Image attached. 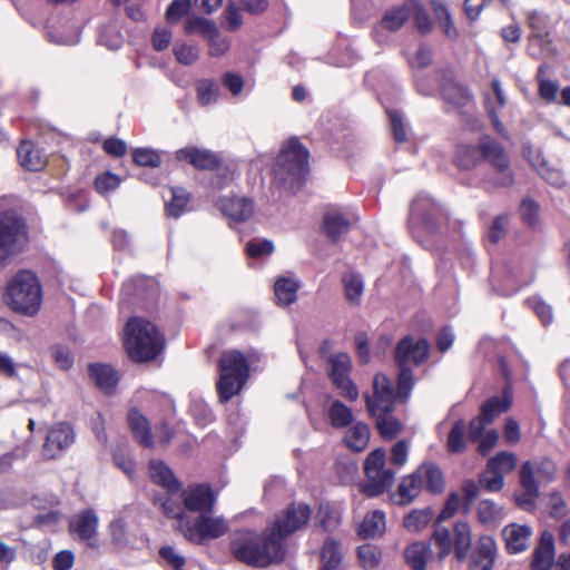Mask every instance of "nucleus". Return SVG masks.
Segmentation results:
<instances>
[{
	"instance_id": "6e6d98bb",
	"label": "nucleus",
	"mask_w": 570,
	"mask_h": 570,
	"mask_svg": "<svg viewBox=\"0 0 570 570\" xmlns=\"http://www.w3.org/2000/svg\"><path fill=\"white\" fill-rule=\"evenodd\" d=\"M317 519L326 531H331L340 524L341 514L330 504H321L317 512Z\"/></svg>"
},
{
	"instance_id": "20e7f679",
	"label": "nucleus",
	"mask_w": 570,
	"mask_h": 570,
	"mask_svg": "<svg viewBox=\"0 0 570 570\" xmlns=\"http://www.w3.org/2000/svg\"><path fill=\"white\" fill-rule=\"evenodd\" d=\"M308 170V151L295 138L282 148L274 167V183L293 190L301 185Z\"/></svg>"
},
{
	"instance_id": "f3484780",
	"label": "nucleus",
	"mask_w": 570,
	"mask_h": 570,
	"mask_svg": "<svg viewBox=\"0 0 570 570\" xmlns=\"http://www.w3.org/2000/svg\"><path fill=\"white\" fill-rule=\"evenodd\" d=\"M498 548L490 535L480 537L470 558V570H492Z\"/></svg>"
},
{
	"instance_id": "dca6fc26",
	"label": "nucleus",
	"mask_w": 570,
	"mask_h": 570,
	"mask_svg": "<svg viewBox=\"0 0 570 570\" xmlns=\"http://www.w3.org/2000/svg\"><path fill=\"white\" fill-rule=\"evenodd\" d=\"M121 342L127 356L135 363H142V318L135 315L126 321Z\"/></svg>"
},
{
	"instance_id": "7c9ffc66",
	"label": "nucleus",
	"mask_w": 570,
	"mask_h": 570,
	"mask_svg": "<svg viewBox=\"0 0 570 570\" xmlns=\"http://www.w3.org/2000/svg\"><path fill=\"white\" fill-rule=\"evenodd\" d=\"M385 514L380 510L368 512L358 527V534L364 538L380 537L385 532Z\"/></svg>"
},
{
	"instance_id": "cd10ccee",
	"label": "nucleus",
	"mask_w": 570,
	"mask_h": 570,
	"mask_svg": "<svg viewBox=\"0 0 570 570\" xmlns=\"http://www.w3.org/2000/svg\"><path fill=\"white\" fill-rule=\"evenodd\" d=\"M416 472L424 484V489L432 493H440L444 489L443 473L439 466L433 463H423L416 469Z\"/></svg>"
},
{
	"instance_id": "37998d69",
	"label": "nucleus",
	"mask_w": 570,
	"mask_h": 570,
	"mask_svg": "<svg viewBox=\"0 0 570 570\" xmlns=\"http://www.w3.org/2000/svg\"><path fill=\"white\" fill-rule=\"evenodd\" d=\"M185 32L188 35H199L206 40L215 35L217 26L213 20L203 17H189L185 22Z\"/></svg>"
},
{
	"instance_id": "ea45409f",
	"label": "nucleus",
	"mask_w": 570,
	"mask_h": 570,
	"mask_svg": "<svg viewBox=\"0 0 570 570\" xmlns=\"http://www.w3.org/2000/svg\"><path fill=\"white\" fill-rule=\"evenodd\" d=\"M357 559L363 569L374 570L381 564L382 551L376 546L365 543L357 548Z\"/></svg>"
},
{
	"instance_id": "69168bd1",
	"label": "nucleus",
	"mask_w": 570,
	"mask_h": 570,
	"mask_svg": "<svg viewBox=\"0 0 570 570\" xmlns=\"http://www.w3.org/2000/svg\"><path fill=\"white\" fill-rule=\"evenodd\" d=\"M209 55L214 57H219L225 55L229 49V40L223 37L217 29L215 35H212L208 39Z\"/></svg>"
},
{
	"instance_id": "423d86ee",
	"label": "nucleus",
	"mask_w": 570,
	"mask_h": 570,
	"mask_svg": "<svg viewBox=\"0 0 570 570\" xmlns=\"http://www.w3.org/2000/svg\"><path fill=\"white\" fill-rule=\"evenodd\" d=\"M217 391L223 402L238 394L248 377V364L238 351L225 352L219 364Z\"/></svg>"
},
{
	"instance_id": "a211bd4d",
	"label": "nucleus",
	"mask_w": 570,
	"mask_h": 570,
	"mask_svg": "<svg viewBox=\"0 0 570 570\" xmlns=\"http://www.w3.org/2000/svg\"><path fill=\"white\" fill-rule=\"evenodd\" d=\"M532 529L527 524L510 523L502 529V537L509 553L523 552L529 548Z\"/></svg>"
},
{
	"instance_id": "603ef678",
	"label": "nucleus",
	"mask_w": 570,
	"mask_h": 570,
	"mask_svg": "<svg viewBox=\"0 0 570 570\" xmlns=\"http://www.w3.org/2000/svg\"><path fill=\"white\" fill-rule=\"evenodd\" d=\"M465 424L463 421H456L448 436L446 448L450 452L459 453L465 450Z\"/></svg>"
},
{
	"instance_id": "338daca9",
	"label": "nucleus",
	"mask_w": 570,
	"mask_h": 570,
	"mask_svg": "<svg viewBox=\"0 0 570 570\" xmlns=\"http://www.w3.org/2000/svg\"><path fill=\"white\" fill-rule=\"evenodd\" d=\"M443 96L448 101L456 106H463L470 97L468 90L458 85H451L444 88Z\"/></svg>"
},
{
	"instance_id": "39448f33",
	"label": "nucleus",
	"mask_w": 570,
	"mask_h": 570,
	"mask_svg": "<svg viewBox=\"0 0 570 570\" xmlns=\"http://www.w3.org/2000/svg\"><path fill=\"white\" fill-rule=\"evenodd\" d=\"M4 299L12 309L36 314L41 305L42 292L37 276L30 271L19 272L6 286Z\"/></svg>"
},
{
	"instance_id": "9d476101",
	"label": "nucleus",
	"mask_w": 570,
	"mask_h": 570,
	"mask_svg": "<svg viewBox=\"0 0 570 570\" xmlns=\"http://www.w3.org/2000/svg\"><path fill=\"white\" fill-rule=\"evenodd\" d=\"M309 517L311 509L307 504L294 503L276 517L272 527L268 528V531L275 533L276 539L284 543V540L288 535L303 529L307 524Z\"/></svg>"
},
{
	"instance_id": "13d9d810",
	"label": "nucleus",
	"mask_w": 570,
	"mask_h": 570,
	"mask_svg": "<svg viewBox=\"0 0 570 570\" xmlns=\"http://www.w3.org/2000/svg\"><path fill=\"white\" fill-rule=\"evenodd\" d=\"M198 100L203 106H207L217 99L218 89L209 80H202L197 85Z\"/></svg>"
},
{
	"instance_id": "2eb2a0df",
	"label": "nucleus",
	"mask_w": 570,
	"mask_h": 570,
	"mask_svg": "<svg viewBox=\"0 0 570 570\" xmlns=\"http://www.w3.org/2000/svg\"><path fill=\"white\" fill-rule=\"evenodd\" d=\"M75 436V431L68 423L55 424L47 434L42 449L43 455L48 459L59 456L73 444Z\"/></svg>"
},
{
	"instance_id": "6e6552de",
	"label": "nucleus",
	"mask_w": 570,
	"mask_h": 570,
	"mask_svg": "<svg viewBox=\"0 0 570 570\" xmlns=\"http://www.w3.org/2000/svg\"><path fill=\"white\" fill-rule=\"evenodd\" d=\"M385 453L381 449L372 451L364 463V471L367 482L362 484L360 490L367 497L382 494L392 485L394 473L385 469Z\"/></svg>"
},
{
	"instance_id": "1a4fd4ad",
	"label": "nucleus",
	"mask_w": 570,
	"mask_h": 570,
	"mask_svg": "<svg viewBox=\"0 0 570 570\" xmlns=\"http://www.w3.org/2000/svg\"><path fill=\"white\" fill-rule=\"evenodd\" d=\"M518 458L513 452L501 451L489 459L481 474V485L490 492H499L505 484V475L514 471Z\"/></svg>"
},
{
	"instance_id": "412c9836",
	"label": "nucleus",
	"mask_w": 570,
	"mask_h": 570,
	"mask_svg": "<svg viewBox=\"0 0 570 570\" xmlns=\"http://www.w3.org/2000/svg\"><path fill=\"white\" fill-rule=\"evenodd\" d=\"M554 538L551 532L543 531L533 551L531 570H549L554 562Z\"/></svg>"
},
{
	"instance_id": "774afa93",
	"label": "nucleus",
	"mask_w": 570,
	"mask_h": 570,
	"mask_svg": "<svg viewBox=\"0 0 570 570\" xmlns=\"http://www.w3.org/2000/svg\"><path fill=\"white\" fill-rule=\"evenodd\" d=\"M475 441L479 442L478 444V452L485 456L489 452H491L499 442V433L494 429H490L487 432H484L483 435H481Z\"/></svg>"
},
{
	"instance_id": "bb28decb",
	"label": "nucleus",
	"mask_w": 570,
	"mask_h": 570,
	"mask_svg": "<svg viewBox=\"0 0 570 570\" xmlns=\"http://www.w3.org/2000/svg\"><path fill=\"white\" fill-rule=\"evenodd\" d=\"M89 373L95 384L106 393H111L118 383L117 372L106 364H92Z\"/></svg>"
},
{
	"instance_id": "c9c22d12",
	"label": "nucleus",
	"mask_w": 570,
	"mask_h": 570,
	"mask_svg": "<svg viewBox=\"0 0 570 570\" xmlns=\"http://www.w3.org/2000/svg\"><path fill=\"white\" fill-rule=\"evenodd\" d=\"M429 554L430 549L423 542H414L404 551L405 560L413 570H426Z\"/></svg>"
},
{
	"instance_id": "f704fd0d",
	"label": "nucleus",
	"mask_w": 570,
	"mask_h": 570,
	"mask_svg": "<svg viewBox=\"0 0 570 570\" xmlns=\"http://www.w3.org/2000/svg\"><path fill=\"white\" fill-rule=\"evenodd\" d=\"M394 410H383L381 414H370L376 423V428L381 435L385 439H392L401 432L402 425L392 412Z\"/></svg>"
},
{
	"instance_id": "4be33fe9",
	"label": "nucleus",
	"mask_w": 570,
	"mask_h": 570,
	"mask_svg": "<svg viewBox=\"0 0 570 570\" xmlns=\"http://www.w3.org/2000/svg\"><path fill=\"white\" fill-rule=\"evenodd\" d=\"M165 348L164 333L155 324L145 322V363L158 362Z\"/></svg>"
},
{
	"instance_id": "a18cd8bd",
	"label": "nucleus",
	"mask_w": 570,
	"mask_h": 570,
	"mask_svg": "<svg viewBox=\"0 0 570 570\" xmlns=\"http://www.w3.org/2000/svg\"><path fill=\"white\" fill-rule=\"evenodd\" d=\"M342 561V553L338 542L328 539L324 542L321 551V564L323 569L336 570Z\"/></svg>"
},
{
	"instance_id": "393cba45",
	"label": "nucleus",
	"mask_w": 570,
	"mask_h": 570,
	"mask_svg": "<svg viewBox=\"0 0 570 570\" xmlns=\"http://www.w3.org/2000/svg\"><path fill=\"white\" fill-rule=\"evenodd\" d=\"M148 471L151 481L160 485L168 493H174L179 490L178 480L165 462L160 460H150Z\"/></svg>"
},
{
	"instance_id": "e2e57ef3",
	"label": "nucleus",
	"mask_w": 570,
	"mask_h": 570,
	"mask_svg": "<svg viewBox=\"0 0 570 570\" xmlns=\"http://www.w3.org/2000/svg\"><path fill=\"white\" fill-rule=\"evenodd\" d=\"M548 505L550 509V515L556 519H561L569 512L568 505L559 492H552L549 494Z\"/></svg>"
},
{
	"instance_id": "bf43d9fd",
	"label": "nucleus",
	"mask_w": 570,
	"mask_h": 570,
	"mask_svg": "<svg viewBox=\"0 0 570 570\" xmlns=\"http://www.w3.org/2000/svg\"><path fill=\"white\" fill-rule=\"evenodd\" d=\"M98 42L109 49H117L120 47L121 40L115 26H106L100 29Z\"/></svg>"
},
{
	"instance_id": "c756f323",
	"label": "nucleus",
	"mask_w": 570,
	"mask_h": 570,
	"mask_svg": "<svg viewBox=\"0 0 570 570\" xmlns=\"http://www.w3.org/2000/svg\"><path fill=\"white\" fill-rule=\"evenodd\" d=\"M350 227L348 220L337 210H327L323 218V232L331 240H337Z\"/></svg>"
},
{
	"instance_id": "f257e3e1",
	"label": "nucleus",
	"mask_w": 570,
	"mask_h": 570,
	"mask_svg": "<svg viewBox=\"0 0 570 570\" xmlns=\"http://www.w3.org/2000/svg\"><path fill=\"white\" fill-rule=\"evenodd\" d=\"M232 551L238 561L264 568L284 559L285 544L268 529L262 535L246 530L235 534Z\"/></svg>"
},
{
	"instance_id": "5701e85b",
	"label": "nucleus",
	"mask_w": 570,
	"mask_h": 570,
	"mask_svg": "<svg viewBox=\"0 0 570 570\" xmlns=\"http://www.w3.org/2000/svg\"><path fill=\"white\" fill-rule=\"evenodd\" d=\"M176 157L178 160L187 161L199 169H214L218 165V158L215 154L195 147H186L177 150Z\"/></svg>"
},
{
	"instance_id": "473e14b6",
	"label": "nucleus",
	"mask_w": 570,
	"mask_h": 570,
	"mask_svg": "<svg viewBox=\"0 0 570 570\" xmlns=\"http://www.w3.org/2000/svg\"><path fill=\"white\" fill-rule=\"evenodd\" d=\"M370 441V429L365 423L357 422L345 433V444L355 452H362L366 449Z\"/></svg>"
},
{
	"instance_id": "f8f14e48",
	"label": "nucleus",
	"mask_w": 570,
	"mask_h": 570,
	"mask_svg": "<svg viewBox=\"0 0 570 570\" xmlns=\"http://www.w3.org/2000/svg\"><path fill=\"white\" fill-rule=\"evenodd\" d=\"M181 501L185 513H196L200 515L206 512H213L216 504V495L207 484H194L181 492Z\"/></svg>"
},
{
	"instance_id": "5fc2aeb1",
	"label": "nucleus",
	"mask_w": 570,
	"mask_h": 570,
	"mask_svg": "<svg viewBox=\"0 0 570 570\" xmlns=\"http://www.w3.org/2000/svg\"><path fill=\"white\" fill-rule=\"evenodd\" d=\"M434 544L439 549V558L443 560L454 549L453 539L446 528H436L433 533Z\"/></svg>"
},
{
	"instance_id": "8fccbe9b",
	"label": "nucleus",
	"mask_w": 570,
	"mask_h": 570,
	"mask_svg": "<svg viewBox=\"0 0 570 570\" xmlns=\"http://www.w3.org/2000/svg\"><path fill=\"white\" fill-rule=\"evenodd\" d=\"M169 191L170 199L167 203V212L170 216L178 217L189 203V195L181 187H171Z\"/></svg>"
},
{
	"instance_id": "49530a36",
	"label": "nucleus",
	"mask_w": 570,
	"mask_h": 570,
	"mask_svg": "<svg viewBox=\"0 0 570 570\" xmlns=\"http://www.w3.org/2000/svg\"><path fill=\"white\" fill-rule=\"evenodd\" d=\"M328 417L335 429L348 426L353 420V412L340 401H334L328 409Z\"/></svg>"
},
{
	"instance_id": "e433bc0d",
	"label": "nucleus",
	"mask_w": 570,
	"mask_h": 570,
	"mask_svg": "<svg viewBox=\"0 0 570 570\" xmlns=\"http://www.w3.org/2000/svg\"><path fill=\"white\" fill-rule=\"evenodd\" d=\"M108 531L114 544L118 548H126L134 544L135 539L128 530V524L122 517L111 521L108 525Z\"/></svg>"
},
{
	"instance_id": "ddd939ff",
	"label": "nucleus",
	"mask_w": 570,
	"mask_h": 570,
	"mask_svg": "<svg viewBox=\"0 0 570 570\" xmlns=\"http://www.w3.org/2000/svg\"><path fill=\"white\" fill-rule=\"evenodd\" d=\"M429 351L430 345L426 340H414L412 336H405L395 348V362L400 371L410 370V364L419 365L423 363L428 358Z\"/></svg>"
},
{
	"instance_id": "4468645a",
	"label": "nucleus",
	"mask_w": 570,
	"mask_h": 570,
	"mask_svg": "<svg viewBox=\"0 0 570 570\" xmlns=\"http://www.w3.org/2000/svg\"><path fill=\"white\" fill-rule=\"evenodd\" d=\"M99 518L91 509H86L75 514L69 520V531L90 548H98Z\"/></svg>"
},
{
	"instance_id": "0eeeda50",
	"label": "nucleus",
	"mask_w": 570,
	"mask_h": 570,
	"mask_svg": "<svg viewBox=\"0 0 570 570\" xmlns=\"http://www.w3.org/2000/svg\"><path fill=\"white\" fill-rule=\"evenodd\" d=\"M26 237L24 223L16 213L0 214V269L21 252Z\"/></svg>"
},
{
	"instance_id": "aec40b11",
	"label": "nucleus",
	"mask_w": 570,
	"mask_h": 570,
	"mask_svg": "<svg viewBox=\"0 0 570 570\" xmlns=\"http://www.w3.org/2000/svg\"><path fill=\"white\" fill-rule=\"evenodd\" d=\"M484 157L499 171V185L509 186L513 181V176L509 169V159L502 147L495 142H484L482 145Z\"/></svg>"
},
{
	"instance_id": "de8ad7c7",
	"label": "nucleus",
	"mask_w": 570,
	"mask_h": 570,
	"mask_svg": "<svg viewBox=\"0 0 570 570\" xmlns=\"http://www.w3.org/2000/svg\"><path fill=\"white\" fill-rule=\"evenodd\" d=\"M409 20L407 1L401 6L389 10L382 18V26L390 30H399Z\"/></svg>"
},
{
	"instance_id": "58836bf2",
	"label": "nucleus",
	"mask_w": 570,
	"mask_h": 570,
	"mask_svg": "<svg viewBox=\"0 0 570 570\" xmlns=\"http://www.w3.org/2000/svg\"><path fill=\"white\" fill-rule=\"evenodd\" d=\"M511 405V397L508 392L504 391L503 399L492 397L488 400L481 407L480 415L483 420L488 421V423H492L494 419L501 413L505 412Z\"/></svg>"
},
{
	"instance_id": "4d7b16f0",
	"label": "nucleus",
	"mask_w": 570,
	"mask_h": 570,
	"mask_svg": "<svg viewBox=\"0 0 570 570\" xmlns=\"http://www.w3.org/2000/svg\"><path fill=\"white\" fill-rule=\"evenodd\" d=\"M174 53L177 59L183 65H193L197 61L199 56V49L197 46L189 43H177L174 48Z\"/></svg>"
},
{
	"instance_id": "680f3d73",
	"label": "nucleus",
	"mask_w": 570,
	"mask_h": 570,
	"mask_svg": "<svg viewBox=\"0 0 570 570\" xmlns=\"http://www.w3.org/2000/svg\"><path fill=\"white\" fill-rule=\"evenodd\" d=\"M119 184L120 178L110 171L99 175L95 180V187L100 194L115 190Z\"/></svg>"
},
{
	"instance_id": "0e129e2a",
	"label": "nucleus",
	"mask_w": 570,
	"mask_h": 570,
	"mask_svg": "<svg viewBox=\"0 0 570 570\" xmlns=\"http://www.w3.org/2000/svg\"><path fill=\"white\" fill-rule=\"evenodd\" d=\"M191 7V0H173L166 11L169 22H176L184 17Z\"/></svg>"
},
{
	"instance_id": "f03ea898",
	"label": "nucleus",
	"mask_w": 570,
	"mask_h": 570,
	"mask_svg": "<svg viewBox=\"0 0 570 570\" xmlns=\"http://www.w3.org/2000/svg\"><path fill=\"white\" fill-rule=\"evenodd\" d=\"M163 512L176 520L175 528L189 541L200 543L224 535L228 531V522L224 517L206 512L191 520L170 499L159 503Z\"/></svg>"
},
{
	"instance_id": "72a5a7b5",
	"label": "nucleus",
	"mask_w": 570,
	"mask_h": 570,
	"mask_svg": "<svg viewBox=\"0 0 570 570\" xmlns=\"http://www.w3.org/2000/svg\"><path fill=\"white\" fill-rule=\"evenodd\" d=\"M298 283L292 277H279L274 284V292L279 305H289L297 298Z\"/></svg>"
},
{
	"instance_id": "052dcab7",
	"label": "nucleus",
	"mask_w": 570,
	"mask_h": 570,
	"mask_svg": "<svg viewBox=\"0 0 570 570\" xmlns=\"http://www.w3.org/2000/svg\"><path fill=\"white\" fill-rule=\"evenodd\" d=\"M246 252L254 258L268 256L274 252V244L268 239H256L246 245Z\"/></svg>"
},
{
	"instance_id": "b1692460",
	"label": "nucleus",
	"mask_w": 570,
	"mask_h": 570,
	"mask_svg": "<svg viewBox=\"0 0 570 570\" xmlns=\"http://www.w3.org/2000/svg\"><path fill=\"white\" fill-rule=\"evenodd\" d=\"M219 208L225 216L243 222L252 217L254 205L252 200L244 197H228L219 202Z\"/></svg>"
},
{
	"instance_id": "c03bdc74",
	"label": "nucleus",
	"mask_w": 570,
	"mask_h": 570,
	"mask_svg": "<svg viewBox=\"0 0 570 570\" xmlns=\"http://www.w3.org/2000/svg\"><path fill=\"white\" fill-rule=\"evenodd\" d=\"M345 297L351 304H358L364 293V282L355 273H346L343 276Z\"/></svg>"
},
{
	"instance_id": "09e8293b",
	"label": "nucleus",
	"mask_w": 570,
	"mask_h": 570,
	"mask_svg": "<svg viewBox=\"0 0 570 570\" xmlns=\"http://www.w3.org/2000/svg\"><path fill=\"white\" fill-rule=\"evenodd\" d=\"M533 465V478L538 482L549 483L557 476V466L554 462L549 459H540L539 461H530Z\"/></svg>"
},
{
	"instance_id": "9b49d317",
	"label": "nucleus",
	"mask_w": 570,
	"mask_h": 570,
	"mask_svg": "<svg viewBox=\"0 0 570 570\" xmlns=\"http://www.w3.org/2000/svg\"><path fill=\"white\" fill-rule=\"evenodd\" d=\"M350 371L351 358L346 353H336L330 357V376L333 383L344 397L355 401L358 390L348 376Z\"/></svg>"
},
{
	"instance_id": "c85d7f7f",
	"label": "nucleus",
	"mask_w": 570,
	"mask_h": 570,
	"mask_svg": "<svg viewBox=\"0 0 570 570\" xmlns=\"http://www.w3.org/2000/svg\"><path fill=\"white\" fill-rule=\"evenodd\" d=\"M422 490H424V484L415 471L402 479L397 488L396 502L401 505H406L417 498Z\"/></svg>"
},
{
	"instance_id": "a878e982",
	"label": "nucleus",
	"mask_w": 570,
	"mask_h": 570,
	"mask_svg": "<svg viewBox=\"0 0 570 570\" xmlns=\"http://www.w3.org/2000/svg\"><path fill=\"white\" fill-rule=\"evenodd\" d=\"M17 155L20 165L31 171L41 170L47 164L46 156L31 141H22L17 149Z\"/></svg>"
},
{
	"instance_id": "79ce46f5",
	"label": "nucleus",
	"mask_w": 570,
	"mask_h": 570,
	"mask_svg": "<svg viewBox=\"0 0 570 570\" xmlns=\"http://www.w3.org/2000/svg\"><path fill=\"white\" fill-rule=\"evenodd\" d=\"M476 512L479 521L485 525L497 524L504 517L503 509L491 500L480 501Z\"/></svg>"
},
{
	"instance_id": "6ab92c4d",
	"label": "nucleus",
	"mask_w": 570,
	"mask_h": 570,
	"mask_svg": "<svg viewBox=\"0 0 570 570\" xmlns=\"http://www.w3.org/2000/svg\"><path fill=\"white\" fill-rule=\"evenodd\" d=\"M520 484L524 494L518 495L515 501L519 507L524 510L534 508V500L540 495L538 482L533 478V465L530 461H525L520 469Z\"/></svg>"
},
{
	"instance_id": "a19ab883",
	"label": "nucleus",
	"mask_w": 570,
	"mask_h": 570,
	"mask_svg": "<svg viewBox=\"0 0 570 570\" xmlns=\"http://www.w3.org/2000/svg\"><path fill=\"white\" fill-rule=\"evenodd\" d=\"M58 504L57 497L50 495L48 500L49 509L38 512L33 518V525L39 528H53L61 521V513L56 509Z\"/></svg>"
},
{
	"instance_id": "864d4df0",
	"label": "nucleus",
	"mask_w": 570,
	"mask_h": 570,
	"mask_svg": "<svg viewBox=\"0 0 570 570\" xmlns=\"http://www.w3.org/2000/svg\"><path fill=\"white\" fill-rule=\"evenodd\" d=\"M407 11L409 17H413L419 30L422 32H428L431 30V19L417 0H407Z\"/></svg>"
},
{
	"instance_id": "3c124183",
	"label": "nucleus",
	"mask_w": 570,
	"mask_h": 570,
	"mask_svg": "<svg viewBox=\"0 0 570 570\" xmlns=\"http://www.w3.org/2000/svg\"><path fill=\"white\" fill-rule=\"evenodd\" d=\"M140 302L139 288L134 281L126 282L120 293V312H130L131 307Z\"/></svg>"
},
{
	"instance_id": "7ed1b4c3",
	"label": "nucleus",
	"mask_w": 570,
	"mask_h": 570,
	"mask_svg": "<svg viewBox=\"0 0 570 570\" xmlns=\"http://www.w3.org/2000/svg\"><path fill=\"white\" fill-rule=\"evenodd\" d=\"M411 370H402L397 376V387L384 373H376L372 382V393L365 395L368 414H381L383 410H394L395 402H405L413 389Z\"/></svg>"
},
{
	"instance_id": "2f4dec72",
	"label": "nucleus",
	"mask_w": 570,
	"mask_h": 570,
	"mask_svg": "<svg viewBox=\"0 0 570 570\" xmlns=\"http://www.w3.org/2000/svg\"><path fill=\"white\" fill-rule=\"evenodd\" d=\"M454 552L459 560L466 557L472 542L471 527L468 522L459 521L453 529Z\"/></svg>"
},
{
	"instance_id": "4c0bfd02",
	"label": "nucleus",
	"mask_w": 570,
	"mask_h": 570,
	"mask_svg": "<svg viewBox=\"0 0 570 570\" xmlns=\"http://www.w3.org/2000/svg\"><path fill=\"white\" fill-rule=\"evenodd\" d=\"M433 517V511L430 508L414 509L406 514L403 524L411 532H420L430 524Z\"/></svg>"
}]
</instances>
